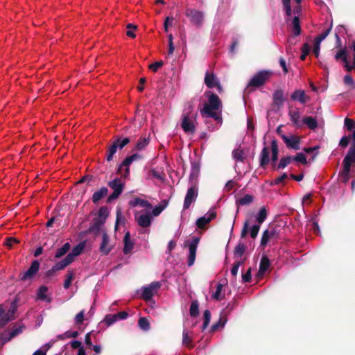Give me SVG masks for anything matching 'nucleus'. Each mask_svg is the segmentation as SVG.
<instances>
[{"instance_id": "obj_13", "label": "nucleus", "mask_w": 355, "mask_h": 355, "mask_svg": "<svg viewBox=\"0 0 355 355\" xmlns=\"http://www.w3.org/2000/svg\"><path fill=\"white\" fill-rule=\"evenodd\" d=\"M114 244L112 242L109 236L103 232L102 241L99 246V251L104 255L108 254L114 248Z\"/></svg>"}, {"instance_id": "obj_56", "label": "nucleus", "mask_w": 355, "mask_h": 355, "mask_svg": "<svg viewBox=\"0 0 355 355\" xmlns=\"http://www.w3.org/2000/svg\"><path fill=\"white\" fill-rule=\"evenodd\" d=\"M288 178L287 175L286 173L282 174L281 176L275 178L271 184H279L284 182V181Z\"/></svg>"}, {"instance_id": "obj_38", "label": "nucleus", "mask_w": 355, "mask_h": 355, "mask_svg": "<svg viewBox=\"0 0 355 355\" xmlns=\"http://www.w3.org/2000/svg\"><path fill=\"white\" fill-rule=\"evenodd\" d=\"M293 33L295 35H298L300 34L301 29H300V20L297 17H295L293 20Z\"/></svg>"}, {"instance_id": "obj_59", "label": "nucleus", "mask_w": 355, "mask_h": 355, "mask_svg": "<svg viewBox=\"0 0 355 355\" xmlns=\"http://www.w3.org/2000/svg\"><path fill=\"white\" fill-rule=\"evenodd\" d=\"M320 42H319L318 40H314V43H313V53L315 55L316 57L318 56L319 55V53H320Z\"/></svg>"}, {"instance_id": "obj_25", "label": "nucleus", "mask_w": 355, "mask_h": 355, "mask_svg": "<svg viewBox=\"0 0 355 355\" xmlns=\"http://www.w3.org/2000/svg\"><path fill=\"white\" fill-rule=\"evenodd\" d=\"M109 186L114 190L116 191V193H121L123 189L124 182L121 179L116 178L114 180L109 182Z\"/></svg>"}, {"instance_id": "obj_49", "label": "nucleus", "mask_w": 355, "mask_h": 355, "mask_svg": "<svg viewBox=\"0 0 355 355\" xmlns=\"http://www.w3.org/2000/svg\"><path fill=\"white\" fill-rule=\"evenodd\" d=\"M336 60L341 59L342 61H346L347 59V54L345 49H341L335 55Z\"/></svg>"}, {"instance_id": "obj_22", "label": "nucleus", "mask_w": 355, "mask_h": 355, "mask_svg": "<svg viewBox=\"0 0 355 355\" xmlns=\"http://www.w3.org/2000/svg\"><path fill=\"white\" fill-rule=\"evenodd\" d=\"M291 98L293 101H298L302 104H304L310 100V97L306 94L305 92L300 89L295 90L291 94Z\"/></svg>"}, {"instance_id": "obj_64", "label": "nucleus", "mask_w": 355, "mask_h": 355, "mask_svg": "<svg viewBox=\"0 0 355 355\" xmlns=\"http://www.w3.org/2000/svg\"><path fill=\"white\" fill-rule=\"evenodd\" d=\"M18 243V241L12 237L8 238L6 241V245L11 248L14 245L15 243Z\"/></svg>"}, {"instance_id": "obj_19", "label": "nucleus", "mask_w": 355, "mask_h": 355, "mask_svg": "<svg viewBox=\"0 0 355 355\" xmlns=\"http://www.w3.org/2000/svg\"><path fill=\"white\" fill-rule=\"evenodd\" d=\"M40 263L35 260L32 262L31 266L28 270L21 275V279L28 280L31 279L39 270Z\"/></svg>"}, {"instance_id": "obj_62", "label": "nucleus", "mask_w": 355, "mask_h": 355, "mask_svg": "<svg viewBox=\"0 0 355 355\" xmlns=\"http://www.w3.org/2000/svg\"><path fill=\"white\" fill-rule=\"evenodd\" d=\"M163 65V62L162 61L156 62L155 63L151 64L149 66V68L153 71H157L159 68H160Z\"/></svg>"}, {"instance_id": "obj_44", "label": "nucleus", "mask_w": 355, "mask_h": 355, "mask_svg": "<svg viewBox=\"0 0 355 355\" xmlns=\"http://www.w3.org/2000/svg\"><path fill=\"white\" fill-rule=\"evenodd\" d=\"M344 83L349 87V89L355 88V83L351 76L347 75L344 77Z\"/></svg>"}, {"instance_id": "obj_27", "label": "nucleus", "mask_w": 355, "mask_h": 355, "mask_svg": "<svg viewBox=\"0 0 355 355\" xmlns=\"http://www.w3.org/2000/svg\"><path fill=\"white\" fill-rule=\"evenodd\" d=\"M270 265V263L269 259L266 257H262L259 265L258 275L260 277L263 276L268 270Z\"/></svg>"}, {"instance_id": "obj_52", "label": "nucleus", "mask_w": 355, "mask_h": 355, "mask_svg": "<svg viewBox=\"0 0 355 355\" xmlns=\"http://www.w3.org/2000/svg\"><path fill=\"white\" fill-rule=\"evenodd\" d=\"M223 289V285L218 284L216 287V292L212 295V297L216 300L221 299V291Z\"/></svg>"}, {"instance_id": "obj_51", "label": "nucleus", "mask_w": 355, "mask_h": 355, "mask_svg": "<svg viewBox=\"0 0 355 355\" xmlns=\"http://www.w3.org/2000/svg\"><path fill=\"white\" fill-rule=\"evenodd\" d=\"M278 148L275 141L272 143V161L275 162L277 160Z\"/></svg>"}, {"instance_id": "obj_24", "label": "nucleus", "mask_w": 355, "mask_h": 355, "mask_svg": "<svg viewBox=\"0 0 355 355\" xmlns=\"http://www.w3.org/2000/svg\"><path fill=\"white\" fill-rule=\"evenodd\" d=\"M24 327L23 325L19 324L14 327L13 329L9 332V333H5L3 334V339L4 340V342H8L12 338L18 336L19 334H21L24 329Z\"/></svg>"}, {"instance_id": "obj_7", "label": "nucleus", "mask_w": 355, "mask_h": 355, "mask_svg": "<svg viewBox=\"0 0 355 355\" xmlns=\"http://www.w3.org/2000/svg\"><path fill=\"white\" fill-rule=\"evenodd\" d=\"M185 15L189 18L190 21L196 26H201L204 19V13L200 10L188 8Z\"/></svg>"}, {"instance_id": "obj_45", "label": "nucleus", "mask_w": 355, "mask_h": 355, "mask_svg": "<svg viewBox=\"0 0 355 355\" xmlns=\"http://www.w3.org/2000/svg\"><path fill=\"white\" fill-rule=\"evenodd\" d=\"M116 321L117 318L116 317L115 314H108L104 318V322L107 326L114 324Z\"/></svg>"}, {"instance_id": "obj_48", "label": "nucleus", "mask_w": 355, "mask_h": 355, "mask_svg": "<svg viewBox=\"0 0 355 355\" xmlns=\"http://www.w3.org/2000/svg\"><path fill=\"white\" fill-rule=\"evenodd\" d=\"M189 312L191 316H196L198 314V304L196 301L191 303Z\"/></svg>"}, {"instance_id": "obj_2", "label": "nucleus", "mask_w": 355, "mask_h": 355, "mask_svg": "<svg viewBox=\"0 0 355 355\" xmlns=\"http://www.w3.org/2000/svg\"><path fill=\"white\" fill-rule=\"evenodd\" d=\"M208 98V101L203 104V107L200 110L201 115L203 117H211L216 121H220V112L222 103L218 96L211 91L205 93Z\"/></svg>"}, {"instance_id": "obj_60", "label": "nucleus", "mask_w": 355, "mask_h": 355, "mask_svg": "<svg viewBox=\"0 0 355 355\" xmlns=\"http://www.w3.org/2000/svg\"><path fill=\"white\" fill-rule=\"evenodd\" d=\"M173 21V17H167L165 19L164 26V31L166 32H168V27L172 26Z\"/></svg>"}, {"instance_id": "obj_55", "label": "nucleus", "mask_w": 355, "mask_h": 355, "mask_svg": "<svg viewBox=\"0 0 355 355\" xmlns=\"http://www.w3.org/2000/svg\"><path fill=\"white\" fill-rule=\"evenodd\" d=\"M345 125L349 130H352L355 128L354 121L349 118L345 119Z\"/></svg>"}, {"instance_id": "obj_47", "label": "nucleus", "mask_w": 355, "mask_h": 355, "mask_svg": "<svg viewBox=\"0 0 355 355\" xmlns=\"http://www.w3.org/2000/svg\"><path fill=\"white\" fill-rule=\"evenodd\" d=\"M311 51V46L308 44H304L302 47V55L300 58L302 60H304Z\"/></svg>"}, {"instance_id": "obj_21", "label": "nucleus", "mask_w": 355, "mask_h": 355, "mask_svg": "<svg viewBox=\"0 0 355 355\" xmlns=\"http://www.w3.org/2000/svg\"><path fill=\"white\" fill-rule=\"evenodd\" d=\"M290 120L293 122V125L297 128L302 126V120H301V114L297 109L291 110L288 112Z\"/></svg>"}, {"instance_id": "obj_15", "label": "nucleus", "mask_w": 355, "mask_h": 355, "mask_svg": "<svg viewBox=\"0 0 355 355\" xmlns=\"http://www.w3.org/2000/svg\"><path fill=\"white\" fill-rule=\"evenodd\" d=\"M205 83L209 88L216 87L219 93H221L223 91L218 80L212 73H206L205 77Z\"/></svg>"}, {"instance_id": "obj_23", "label": "nucleus", "mask_w": 355, "mask_h": 355, "mask_svg": "<svg viewBox=\"0 0 355 355\" xmlns=\"http://www.w3.org/2000/svg\"><path fill=\"white\" fill-rule=\"evenodd\" d=\"M123 252L125 254L130 253L134 248V241L130 238V234L127 232L123 237Z\"/></svg>"}, {"instance_id": "obj_57", "label": "nucleus", "mask_w": 355, "mask_h": 355, "mask_svg": "<svg viewBox=\"0 0 355 355\" xmlns=\"http://www.w3.org/2000/svg\"><path fill=\"white\" fill-rule=\"evenodd\" d=\"M290 1L291 0H282L284 10L288 16H290L291 15V8L290 6Z\"/></svg>"}, {"instance_id": "obj_18", "label": "nucleus", "mask_w": 355, "mask_h": 355, "mask_svg": "<svg viewBox=\"0 0 355 355\" xmlns=\"http://www.w3.org/2000/svg\"><path fill=\"white\" fill-rule=\"evenodd\" d=\"M15 306H12L7 313H4L3 306L0 305V326L3 327L8 321L14 319Z\"/></svg>"}, {"instance_id": "obj_4", "label": "nucleus", "mask_w": 355, "mask_h": 355, "mask_svg": "<svg viewBox=\"0 0 355 355\" xmlns=\"http://www.w3.org/2000/svg\"><path fill=\"white\" fill-rule=\"evenodd\" d=\"M353 163H355V149L351 148L344 158L343 168L340 173V177L344 182H347L349 178V171Z\"/></svg>"}, {"instance_id": "obj_39", "label": "nucleus", "mask_w": 355, "mask_h": 355, "mask_svg": "<svg viewBox=\"0 0 355 355\" xmlns=\"http://www.w3.org/2000/svg\"><path fill=\"white\" fill-rule=\"evenodd\" d=\"M352 49L354 51L353 66L350 65L347 59L346 60V61H343V62L345 63L344 67L347 71H351L353 67L355 68V41H354L352 43Z\"/></svg>"}, {"instance_id": "obj_1", "label": "nucleus", "mask_w": 355, "mask_h": 355, "mask_svg": "<svg viewBox=\"0 0 355 355\" xmlns=\"http://www.w3.org/2000/svg\"><path fill=\"white\" fill-rule=\"evenodd\" d=\"M130 205L136 208L134 214L135 219L142 228L149 227L153 217L159 216L167 206V203L163 201L162 204L153 207L148 201L140 198H134L130 201Z\"/></svg>"}, {"instance_id": "obj_36", "label": "nucleus", "mask_w": 355, "mask_h": 355, "mask_svg": "<svg viewBox=\"0 0 355 355\" xmlns=\"http://www.w3.org/2000/svg\"><path fill=\"white\" fill-rule=\"evenodd\" d=\"M138 325L144 331L149 330L150 327L148 320L146 318H139Z\"/></svg>"}, {"instance_id": "obj_26", "label": "nucleus", "mask_w": 355, "mask_h": 355, "mask_svg": "<svg viewBox=\"0 0 355 355\" xmlns=\"http://www.w3.org/2000/svg\"><path fill=\"white\" fill-rule=\"evenodd\" d=\"M276 235V232L275 230H266L264 231L262 235L261 241V245L262 246H266L269 241L273 238Z\"/></svg>"}, {"instance_id": "obj_37", "label": "nucleus", "mask_w": 355, "mask_h": 355, "mask_svg": "<svg viewBox=\"0 0 355 355\" xmlns=\"http://www.w3.org/2000/svg\"><path fill=\"white\" fill-rule=\"evenodd\" d=\"M254 200V198L252 196L246 194L243 196L242 198H241L238 202L239 205H247L250 204Z\"/></svg>"}, {"instance_id": "obj_14", "label": "nucleus", "mask_w": 355, "mask_h": 355, "mask_svg": "<svg viewBox=\"0 0 355 355\" xmlns=\"http://www.w3.org/2000/svg\"><path fill=\"white\" fill-rule=\"evenodd\" d=\"M199 238H193L189 245L188 266L193 265L196 259V250L199 243Z\"/></svg>"}, {"instance_id": "obj_6", "label": "nucleus", "mask_w": 355, "mask_h": 355, "mask_svg": "<svg viewBox=\"0 0 355 355\" xmlns=\"http://www.w3.org/2000/svg\"><path fill=\"white\" fill-rule=\"evenodd\" d=\"M272 73L270 71H261L256 73L250 80L249 87H259L269 79Z\"/></svg>"}, {"instance_id": "obj_9", "label": "nucleus", "mask_w": 355, "mask_h": 355, "mask_svg": "<svg viewBox=\"0 0 355 355\" xmlns=\"http://www.w3.org/2000/svg\"><path fill=\"white\" fill-rule=\"evenodd\" d=\"M130 142L128 138H124L122 140L120 139H116L112 146H110L107 150V160L111 161L113 158V155L116 153L117 148L122 149L125 145Z\"/></svg>"}, {"instance_id": "obj_50", "label": "nucleus", "mask_w": 355, "mask_h": 355, "mask_svg": "<svg viewBox=\"0 0 355 355\" xmlns=\"http://www.w3.org/2000/svg\"><path fill=\"white\" fill-rule=\"evenodd\" d=\"M226 322V320L220 318L218 320V322L211 326V331H215L219 328H222L224 327L225 324Z\"/></svg>"}, {"instance_id": "obj_29", "label": "nucleus", "mask_w": 355, "mask_h": 355, "mask_svg": "<svg viewBox=\"0 0 355 355\" xmlns=\"http://www.w3.org/2000/svg\"><path fill=\"white\" fill-rule=\"evenodd\" d=\"M108 190L106 187H102L98 191L94 192L92 196V200L94 202H98L101 199L107 194Z\"/></svg>"}, {"instance_id": "obj_17", "label": "nucleus", "mask_w": 355, "mask_h": 355, "mask_svg": "<svg viewBox=\"0 0 355 355\" xmlns=\"http://www.w3.org/2000/svg\"><path fill=\"white\" fill-rule=\"evenodd\" d=\"M216 217V212L214 209H210L203 216L199 218L196 221V225L198 228L205 227Z\"/></svg>"}, {"instance_id": "obj_12", "label": "nucleus", "mask_w": 355, "mask_h": 355, "mask_svg": "<svg viewBox=\"0 0 355 355\" xmlns=\"http://www.w3.org/2000/svg\"><path fill=\"white\" fill-rule=\"evenodd\" d=\"M181 126L186 133L192 134L195 131L193 116H188L186 110L182 114Z\"/></svg>"}, {"instance_id": "obj_40", "label": "nucleus", "mask_w": 355, "mask_h": 355, "mask_svg": "<svg viewBox=\"0 0 355 355\" xmlns=\"http://www.w3.org/2000/svg\"><path fill=\"white\" fill-rule=\"evenodd\" d=\"M74 274L72 271L68 272L67 278L64 282V288L68 289L73 279Z\"/></svg>"}, {"instance_id": "obj_63", "label": "nucleus", "mask_w": 355, "mask_h": 355, "mask_svg": "<svg viewBox=\"0 0 355 355\" xmlns=\"http://www.w3.org/2000/svg\"><path fill=\"white\" fill-rule=\"evenodd\" d=\"M349 139L350 137H343L339 143L340 146L345 148L349 144Z\"/></svg>"}, {"instance_id": "obj_53", "label": "nucleus", "mask_w": 355, "mask_h": 355, "mask_svg": "<svg viewBox=\"0 0 355 355\" xmlns=\"http://www.w3.org/2000/svg\"><path fill=\"white\" fill-rule=\"evenodd\" d=\"M85 311H80L75 317V323L76 324H81L84 320Z\"/></svg>"}, {"instance_id": "obj_34", "label": "nucleus", "mask_w": 355, "mask_h": 355, "mask_svg": "<svg viewBox=\"0 0 355 355\" xmlns=\"http://www.w3.org/2000/svg\"><path fill=\"white\" fill-rule=\"evenodd\" d=\"M109 215L108 209L106 207H102L98 210V220L101 223H103L105 219Z\"/></svg>"}, {"instance_id": "obj_35", "label": "nucleus", "mask_w": 355, "mask_h": 355, "mask_svg": "<svg viewBox=\"0 0 355 355\" xmlns=\"http://www.w3.org/2000/svg\"><path fill=\"white\" fill-rule=\"evenodd\" d=\"M192 340L191 338L189 335V332L187 330L184 329L182 333V344L184 346L190 347L191 346Z\"/></svg>"}, {"instance_id": "obj_32", "label": "nucleus", "mask_w": 355, "mask_h": 355, "mask_svg": "<svg viewBox=\"0 0 355 355\" xmlns=\"http://www.w3.org/2000/svg\"><path fill=\"white\" fill-rule=\"evenodd\" d=\"M150 139L146 137H140L136 144L135 150L141 151L144 150L146 146L149 144Z\"/></svg>"}, {"instance_id": "obj_8", "label": "nucleus", "mask_w": 355, "mask_h": 355, "mask_svg": "<svg viewBox=\"0 0 355 355\" xmlns=\"http://www.w3.org/2000/svg\"><path fill=\"white\" fill-rule=\"evenodd\" d=\"M160 286L161 284L159 282H154L149 284L148 286L144 287L141 289L142 298L146 301H149L152 297L157 293Z\"/></svg>"}, {"instance_id": "obj_41", "label": "nucleus", "mask_w": 355, "mask_h": 355, "mask_svg": "<svg viewBox=\"0 0 355 355\" xmlns=\"http://www.w3.org/2000/svg\"><path fill=\"white\" fill-rule=\"evenodd\" d=\"M203 319H204V322H203V325H202V330H205L207 327V326L210 322V319H211V313L209 310H205L204 311Z\"/></svg>"}, {"instance_id": "obj_30", "label": "nucleus", "mask_w": 355, "mask_h": 355, "mask_svg": "<svg viewBox=\"0 0 355 355\" xmlns=\"http://www.w3.org/2000/svg\"><path fill=\"white\" fill-rule=\"evenodd\" d=\"M268 211L265 207H262L256 215V221L261 225L266 219Z\"/></svg>"}, {"instance_id": "obj_42", "label": "nucleus", "mask_w": 355, "mask_h": 355, "mask_svg": "<svg viewBox=\"0 0 355 355\" xmlns=\"http://www.w3.org/2000/svg\"><path fill=\"white\" fill-rule=\"evenodd\" d=\"M273 99L275 103H281L284 100V93L281 90L276 91L273 94Z\"/></svg>"}, {"instance_id": "obj_5", "label": "nucleus", "mask_w": 355, "mask_h": 355, "mask_svg": "<svg viewBox=\"0 0 355 355\" xmlns=\"http://www.w3.org/2000/svg\"><path fill=\"white\" fill-rule=\"evenodd\" d=\"M142 159V155L139 153H134L132 155L126 157L122 164L119 166L118 173L121 176V178H126L129 176L130 165L135 161L139 160Z\"/></svg>"}, {"instance_id": "obj_11", "label": "nucleus", "mask_w": 355, "mask_h": 355, "mask_svg": "<svg viewBox=\"0 0 355 355\" xmlns=\"http://www.w3.org/2000/svg\"><path fill=\"white\" fill-rule=\"evenodd\" d=\"M281 138L288 148L294 150H299L300 148L301 137L293 135L291 136L281 135Z\"/></svg>"}, {"instance_id": "obj_20", "label": "nucleus", "mask_w": 355, "mask_h": 355, "mask_svg": "<svg viewBox=\"0 0 355 355\" xmlns=\"http://www.w3.org/2000/svg\"><path fill=\"white\" fill-rule=\"evenodd\" d=\"M36 298L37 300L46 302H51V298L49 293L48 287H46V286H40L37 289Z\"/></svg>"}, {"instance_id": "obj_46", "label": "nucleus", "mask_w": 355, "mask_h": 355, "mask_svg": "<svg viewBox=\"0 0 355 355\" xmlns=\"http://www.w3.org/2000/svg\"><path fill=\"white\" fill-rule=\"evenodd\" d=\"M234 159L237 161H243L244 159L243 151L241 149H236L232 153Z\"/></svg>"}, {"instance_id": "obj_16", "label": "nucleus", "mask_w": 355, "mask_h": 355, "mask_svg": "<svg viewBox=\"0 0 355 355\" xmlns=\"http://www.w3.org/2000/svg\"><path fill=\"white\" fill-rule=\"evenodd\" d=\"M260 230V225L257 224L254 225L252 227L250 228V220H246L243 224V227L241 231V236L245 237L248 231H250V236L252 239H255L258 235L259 231Z\"/></svg>"}, {"instance_id": "obj_10", "label": "nucleus", "mask_w": 355, "mask_h": 355, "mask_svg": "<svg viewBox=\"0 0 355 355\" xmlns=\"http://www.w3.org/2000/svg\"><path fill=\"white\" fill-rule=\"evenodd\" d=\"M198 188L196 186L193 185L191 187L186 193L183 208L184 209H187L190 207L192 203H193L198 197Z\"/></svg>"}, {"instance_id": "obj_54", "label": "nucleus", "mask_w": 355, "mask_h": 355, "mask_svg": "<svg viewBox=\"0 0 355 355\" xmlns=\"http://www.w3.org/2000/svg\"><path fill=\"white\" fill-rule=\"evenodd\" d=\"M293 160H295L296 162H301L302 164H306V157L302 153H297V155L295 157H293Z\"/></svg>"}, {"instance_id": "obj_58", "label": "nucleus", "mask_w": 355, "mask_h": 355, "mask_svg": "<svg viewBox=\"0 0 355 355\" xmlns=\"http://www.w3.org/2000/svg\"><path fill=\"white\" fill-rule=\"evenodd\" d=\"M242 262L241 261H238L236 263H234L232 270L231 273L233 276H236L238 273L239 268L240 266L241 265Z\"/></svg>"}, {"instance_id": "obj_61", "label": "nucleus", "mask_w": 355, "mask_h": 355, "mask_svg": "<svg viewBox=\"0 0 355 355\" xmlns=\"http://www.w3.org/2000/svg\"><path fill=\"white\" fill-rule=\"evenodd\" d=\"M329 32H330V28L326 30L325 31H324L323 33L320 34L315 39L321 42L322 40H324L327 37V36L329 35Z\"/></svg>"}, {"instance_id": "obj_43", "label": "nucleus", "mask_w": 355, "mask_h": 355, "mask_svg": "<svg viewBox=\"0 0 355 355\" xmlns=\"http://www.w3.org/2000/svg\"><path fill=\"white\" fill-rule=\"evenodd\" d=\"M293 160V157L291 156H289V157H284L282 158L281 160H280V162L279 164V166H278V168H285L286 166H287L291 161Z\"/></svg>"}, {"instance_id": "obj_31", "label": "nucleus", "mask_w": 355, "mask_h": 355, "mask_svg": "<svg viewBox=\"0 0 355 355\" xmlns=\"http://www.w3.org/2000/svg\"><path fill=\"white\" fill-rule=\"evenodd\" d=\"M71 248L69 243H64L61 248H58L55 252V257L59 259L66 254Z\"/></svg>"}, {"instance_id": "obj_3", "label": "nucleus", "mask_w": 355, "mask_h": 355, "mask_svg": "<svg viewBox=\"0 0 355 355\" xmlns=\"http://www.w3.org/2000/svg\"><path fill=\"white\" fill-rule=\"evenodd\" d=\"M85 248V244L83 243H80L76 246H75L72 251L69 253L67 257L60 261L56 263L52 268L53 271H58L63 270L70 263H71L75 257L81 254Z\"/></svg>"}, {"instance_id": "obj_33", "label": "nucleus", "mask_w": 355, "mask_h": 355, "mask_svg": "<svg viewBox=\"0 0 355 355\" xmlns=\"http://www.w3.org/2000/svg\"><path fill=\"white\" fill-rule=\"evenodd\" d=\"M269 149L266 147L263 148L260 155L261 165L262 166H265L269 162Z\"/></svg>"}, {"instance_id": "obj_28", "label": "nucleus", "mask_w": 355, "mask_h": 355, "mask_svg": "<svg viewBox=\"0 0 355 355\" xmlns=\"http://www.w3.org/2000/svg\"><path fill=\"white\" fill-rule=\"evenodd\" d=\"M302 125L305 124L311 130H315L318 127L316 119L312 116H306L302 119Z\"/></svg>"}]
</instances>
